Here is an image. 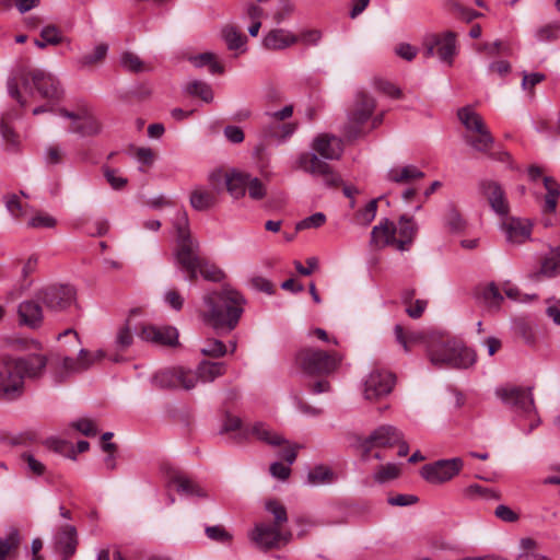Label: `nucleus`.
<instances>
[{"label": "nucleus", "mask_w": 560, "mask_h": 560, "mask_svg": "<svg viewBox=\"0 0 560 560\" xmlns=\"http://www.w3.org/2000/svg\"><path fill=\"white\" fill-rule=\"evenodd\" d=\"M140 312L138 310L130 311V314L128 318L126 319L125 324L121 325L116 334L115 338V346L116 349L119 351H125L128 349L133 341V334L132 330H137V324L133 323V317L139 315Z\"/></svg>", "instance_id": "nucleus-30"}, {"label": "nucleus", "mask_w": 560, "mask_h": 560, "mask_svg": "<svg viewBox=\"0 0 560 560\" xmlns=\"http://www.w3.org/2000/svg\"><path fill=\"white\" fill-rule=\"evenodd\" d=\"M464 463L459 457L440 459L421 468V476L430 483H443L460 472Z\"/></svg>", "instance_id": "nucleus-11"}, {"label": "nucleus", "mask_w": 560, "mask_h": 560, "mask_svg": "<svg viewBox=\"0 0 560 560\" xmlns=\"http://www.w3.org/2000/svg\"><path fill=\"white\" fill-rule=\"evenodd\" d=\"M249 284L253 289L265 292L267 294L273 293V284L270 280L261 276H253L249 279Z\"/></svg>", "instance_id": "nucleus-62"}, {"label": "nucleus", "mask_w": 560, "mask_h": 560, "mask_svg": "<svg viewBox=\"0 0 560 560\" xmlns=\"http://www.w3.org/2000/svg\"><path fill=\"white\" fill-rule=\"evenodd\" d=\"M375 100L365 92H358L353 107L349 113V120L355 125L364 124L373 114Z\"/></svg>", "instance_id": "nucleus-23"}, {"label": "nucleus", "mask_w": 560, "mask_h": 560, "mask_svg": "<svg viewBox=\"0 0 560 560\" xmlns=\"http://www.w3.org/2000/svg\"><path fill=\"white\" fill-rule=\"evenodd\" d=\"M223 38L231 50L241 48L246 42V37L232 26L223 30Z\"/></svg>", "instance_id": "nucleus-48"}, {"label": "nucleus", "mask_w": 560, "mask_h": 560, "mask_svg": "<svg viewBox=\"0 0 560 560\" xmlns=\"http://www.w3.org/2000/svg\"><path fill=\"white\" fill-rule=\"evenodd\" d=\"M205 532L209 539L217 542L229 544L232 540V535L221 525L207 526Z\"/></svg>", "instance_id": "nucleus-51"}, {"label": "nucleus", "mask_w": 560, "mask_h": 560, "mask_svg": "<svg viewBox=\"0 0 560 560\" xmlns=\"http://www.w3.org/2000/svg\"><path fill=\"white\" fill-rule=\"evenodd\" d=\"M202 304L203 308L199 312L201 320L215 330L229 332L238 325L246 299L237 290L224 285L220 290L206 293Z\"/></svg>", "instance_id": "nucleus-3"}, {"label": "nucleus", "mask_w": 560, "mask_h": 560, "mask_svg": "<svg viewBox=\"0 0 560 560\" xmlns=\"http://www.w3.org/2000/svg\"><path fill=\"white\" fill-rule=\"evenodd\" d=\"M190 61L196 68H201L203 66H209L210 72L213 74H222L224 72V67L218 62L215 55L212 52H202L192 58Z\"/></svg>", "instance_id": "nucleus-42"}, {"label": "nucleus", "mask_w": 560, "mask_h": 560, "mask_svg": "<svg viewBox=\"0 0 560 560\" xmlns=\"http://www.w3.org/2000/svg\"><path fill=\"white\" fill-rule=\"evenodd\" d=\"M428 357L438 368L467 369L476 362L474 350L465 347L460 340L439 332H432L429 339Z\"/></svg>", "instance_id": "nucleus-6"}, {"label": "nucleus", "mask_w": 560, "mask_h": 560, "mask_svg": "<svg viewBox=\"0 0 560 560\" xmlns=\"http://www.w3.org/2000/svg\"><path fill=\"white\" fill-rule=\"evenodd\" d=\"M65 152L56 144H51L46 148L44 153V160L48 165H56L62 162Z\"/></svg>", "instance_id": "nucleus-60"}, {"label": "nucleus", "mask_w": 560, "mask_h": 560, "mask_svg": "<svg viewBox=\"0 0 560 560\" xmlns=\"http://www.w3.org/2000/svg\"><path fill=\"white\" fill-rule=\"evenodd\" d=\"M394 332L396 340L402 346L406 352H409L413 346L424 345L427 347V352L429 353V339H431L432 332L405 331L400 325L395 326Z\"/></svg>", "instance_id": "nucleus-28"}, {"label": "nucleus", "mask_w": 560, "mask_h": 560, "mask_svg": "<svg viewBox=\"0 0 560 560\" xmlns=\"http://www.w3.org/2000/svg\"><path fill=\"white\" fill-rule=\"evenodd\" d=\"M342 152L343 145L339 138L320 133L313 139L311 151L299 154L296 167L314 178H319L327 187H337L341 177L326 161L339 160Z\"/></svg>", "instance_id": "nucleus-2"}, {"label": "nucleus", "mask_w": 560, "mask_h": 560, "mask_svg": "<svg viewBox=\"0 0 560 560\" xmlns=\"http://www.w3.org/2000/svg\"><path fill=\"white\" fill-rule=\"evenodd\" d=\"M177 266L186 272V279L195 282L198 273L211 282H221L225 278V273L218 266L202 257L200 247L190 250L189 248L182 250L180 258L176 260Z\"/></svg>", "instance_id": "nucleus-7"}, {"label": "nucleus", "mask_w": 560, "mask_h": 560, "mask_svg": "<svg viewBox=\"0 0 560 560\" xmlns=\"http://www.w3.org/2000/svg\"><path fill=\"white\" fill-rule=\"evenodd\" d=\"M400 474V468L396 464H386L380 466L374 474V479L378 483H385L389 480L397 478Z\"/></svg>", "instance_id": "nucleus-47"}, {"label": "nucleus", "mask_w": 560, "mask_h": 560, "mask_svg": "<svg viewBox=\"0 0 560 560\" xmlns=\"http://www.w3.org/2000/svg\"><path fill=\"white\" fill-rule=\"evenodd\" d=\"M77 529L72 525H65L56 536V549L62 555V560H69L77 551Z\"/></svg>", "instance_id": "nucleus-24"}, {"label": "nucleus", "mask_w": 560, "mask_h": 560, "mask_svg": "<svg viewBox=\"0 0 560 560\" xmlns=\"http://www.w3.org/2000/svg\"><path fill=\"white\" fill-rule=\"evenodd\" d=\"M170 482L177 487V491L187 495L206 498L207 492L197 482L180 472H174L170 477Z\"/></svg>", "instance_id": "nucleus-33"}, {"label": "nucleus", "mask_w": 560, "mask_h": 560, "mask_svg": "<svg viewBox=\"0 0 560 560\" xmlns=\"http://www.w3.org/2000/svg\"><path fill=\"white\" fill-rule=\"evenodd\" d=\"M494 515L506 523H514L517 522L520 518V515L513 511L510 506L500 504L494 510Z\"/></svg>", "instance_id": "nucleus-63"}, {"label": "nucleus", "mask_w": 560, "mask_h": 560, "mask_svg": "<svg viewBox=\"0 0 560 560\" xmlns=\"http://www.w3.org/2000/svg\"><path fill=\"white\" fill-rule=\"evenodd\" d=\"M502 229L511 244L521 245L530 240L532 224L527 220L510 218L503 223Z\"/></svg>", "instance_id": "nucleus-22"}, {"label": "nucleus", "mask_w": 560, "mask_h": 560, "mask_svg": "<svg viewBox=\"0 0 560 560\" xmlns=\"http://www.w3.org/2000/svg\"><path fill=\"white\" fill-rule=\"evenodd\" d=\"M59 115L71 119L70 131L74 133H79L82 137H94L101 133L102 124L101 121L93 116L88 110H82L81 113H72L65 108L59 109Z\"/></svg>", "instance_id": "nucleus-15"}, {"label": "nucleus", "mask_w": 560, "mask_h": 560, "mask_svg": "<svg viewBox=\"0 0 560 560\" xmlns=\"http://www.w3.org/2000/svg\"><path fill=\"white\" fill-rule=\"evenodd\" d=\"M295 7L292 1L290 0H280L275 13H273V20L277 24L282 23L284 20H287L294 11Z\"/></svg>", "instance_id": "nucleus-56"}, {"label": "nucleus", "mask_w": 560, "mask_h": 560, "mask_svg": "<svg viewBox=\"0 0 560 560\" xmlns=\"http://www.w3.org/2000/svg\"><path fill=\"white\" fill-rule=\"evenodd\" d=\"M326 221V217L322 212H316L302 221L296 223L295 230L302 231L311 228H319L322 226Z\"/></svg>", "instance_id": "nucleus-58"}, {"label": "nucleus", "mask_w": 560, "mask_h": 560, "mask_svg": "<svg viewBox=\"0 0 560 560\" xmlns=\"http://www.w3.org/2000/svg\"><path fill=\"white\" fill-rule=\"evenodd\" d=\"M152 382L159 388L183 387L191 389L196 385V377L191 371L178 368L158 372L153 376Z\"/></svg>", "instance_id": "nucleus-16"}, {"label": "nucleus", "mask_w": 560, "mask_h": 560, "mask_svg": "<svg viewBox=\"0 0 560 560\" xmlns=\"http://www.w3.org/2000/svg\"><path fill=\"white\" fill-rule=\"evenodd\" d=\"M402 439V432L390 424H383L376 428L371 434L361 440L360 446L363 451L362 458L365 460L373 447H394Z\"/></svg>", "instance_id": "nucleus-13"}, {"label": "nucleus", "mask_w": 560, "mask_h": 560, "mask_svg": "<svg viewBox=\"0 0 560 560\" xmlns=\"http://www.w3.org/2000/svg\"><path fill=\"white\" fill-rule=\"evenodd\" d=\"M121 66L130 72H141L147 70L142 60L133 52L127 51L121 55Z\"/></svg>", "instance_id": "nucleus-50"}, {"label": "nucleus", "mask_w": 560, "mask_h": 560, "mask_svg": "<svg viewBox=\"0 0 560 560\" xmlns=\"http://www.w3.org/2000/svg\"><path fill=\"white\" fill-rule=\"evenodd\" d=\"M291 537V532L267 523L256 524L250 534L252 540L264 550L278 548L281 545L288 544Z\"/></svg>", "instance_id": "nucleus-12"}, {"label": "nucleus", "mask_w": 560, "mask_h": 560, "mask_svg": "<svg viewBox=\"0 0 560 560\" xmlns=\"http://www.w3.org/2000/svg\"><path fill=\"white\" fill-rule=\"evenodd\" d=\"M103 173L104 177L113 189H122L128 183V179L121 176L117 170L104 167Z\"/></svg>", "instance_id": "nucleus-54"}, {"label": "nucleus", "mask_w": 560, "mask_h": 560, "mask_svg": "<svg viewBox=\"0 0 560 560\" xmlns=\"http://www.w3.org/2000/svg\"><path fill=\"white\" fill-rule=\"evenodd\" d=\"M200 352L205 357L219 359V358L224 357L228 353V347L219 339L208 338L202 343V347L200 348Z\"/></svg>", "instance_id": "nucleus-45"}, {"label": "nucleus", "mask_w": 560, "mask_h": 560, "mask_svg": "<svg viewBox=\"0 0 560 560\" xmlns=\"http://www.w3.org/2000/svg\"><path fill=\"white\" fill-rule=\"evenodd\" d=\"M107 51H108V46L106 44H98L94 48L92 54L83 55L79 59L78 62H79L80 67H89V66L100 63L105 59Z\"/></svg>", "instance_id": "nucleus-46"}, {"label": "nucleus", "mask_w": 560, "mask_h": 560, "mask_svg": "<svg viewBox=\"0 0 560 560\" xmlns=\"http://www.w3.org/2000/svg\"><path fill=\"white\" fill-rule=\"evenodd\" d=\"M9 120H10L9 114L2 116L1 121H0V131H1L3 140L8 144L15 147L19 143V137L14 132V130L10 127Z\"/></svg>", "instance_id": "nucleus-55"}, {"label": "nucleus", "mask_w": 560, "mask_h": 560, "mask_svg": "<svg viewBox=\"0 0 560 560\" xmlns=\"http://www.w3.org/2000/svg\"><path fill=\"white\" fill-rule=\"evenodd\" d=\"M560 271V250H552L549 256L545 257L536 277H553Z\"/></svg>", "instance_id": "nucleus-43"}, {"label": "nucleus", "mask_w": 560, "mask_h": 560, "mask_svg": "<svg viewBox=\"0 0 560 560\" xmlns=\"http://www.w3.org/2000/svg\"><path fill=\"white\" fill-rule=\"evenodd\" d=\"M298 43V37L284 28H275L265 36L262 45L269 50H282Z\"/></svg>", "instance_id": "nucleus-27"}, {"label": "nucleus", "mask_w": 560, "mask_h": 560, "mask_svg": "<svg viewBox=\"0 0 560 560\" xmlns=\"http://www.w3.org/2000/svg\"><path fill=\"white\" fill-rule=\"evenodd\" d=\"M480 299L485 307L491 312L498 311L503 302V296L493 282L483 288Z\"/></svg>", "instance_id": "nucleus-36"}, {"label": "nucleus", "mask_w": 560, "mask_h": 560, "mask_svg": "<svg viewBox=\"0 0 560 560\" xmlns=\"http://www.w3.org/2000/svg\"><path fill=\"white\" fill-rule=\"evenodd\" d=\"M424 177V173L415 165L395 166L387 174V180L395 184H410Z\"/></svg>", "instance_id": "nucleus-31"}, {"label": "nucleus", "mask_w": 560, "mask_h": 560, "mask_svg": "<svg viewBox=\"0 0 560 560\" xmlns=\"http://www.w3.org/2000/svg\"><path fill=\"white\" fill-rule=\"evenodd\" d=\"M18 316L20 325L33 329L38 328L43 323L42 306L33 300H25L19 304Z\"/></svg>", "instance_id": "nucleus-25"}, {"label": "nucleus", "mask_w": 560, "mask_h": 560, "mask_svg": "<svg viewBox=\"0 0 560 560\" xmlns=\"http://www.w3.org/2000/svg\"><path fill=\"white\" fill-rule=\"evenodd\" d=\"M19 542L20 539L16 532L9 534L4 538H0V560H5L9 553L18 548Z\"/></svg>", "instance_id": "nucleus-52"}, {"label": "nucleus", "mask_w": 560, "mask_h": 560, "mask_svg": "<svg viewBox=\"0 0 560 560\" xmlns=\"http://www.w3.org/2000/svg\"><path fill=\"white\" fill-rule=\"evenodd\" d=\"M463 493L467 499L470 500H499L501 498L500 493L497 490L482 487L478 483L469 485L464 489Z\"/></svg>", "instance_id": "nucleus-39"}, {"label": "nucleus", "mask_w": 560, "mask_h": 560, "mask_svg": "<svg viewBox=\"0 0 560 560\" xmlns=\"http://www.w3.org/2000/svg\"><path fill=\"white\" fill-rule=\"evenodd\" d=\"M229 176V174H225L221 170H215L211 172L208 176L209 186H207L210 189L218 188V194L221 195L224 187H225V179Z\"/></svg>", "instance_id": "nucleus-59"}, {"label": "nucleus", "mask_w": 560, "mask_h": 560, "mask_svg": "<svg viewBox=\"0 0 560 560\" xmlns=\"http://www.w3.org/2000/svg\"><path fill=\"white\" fill-rule=\"evenodd\" d=\"M185 91L187 94L200 97L203 102L210 103L213 100V92L211 86L203 81H191L189 82Z\"/></svg>", "instance_id": "nucleus-44"}, {"label": "nucleus", "mask_w": 560, "mask_h": 560, "mask_svg": "<svg viewBox=\"0 0 560 560\" xmlns=\"http://www.w3.org/2000/svg\"><path fill=\"white\" fill-rule=\"evenodd\" d=\"M296 363L308 375H328L335 372L342 357L337 352L304 348L296 353Z\"/></svg>", "instance_id": "nucleus-8"}, {"label": "nucleus", "mask_w": 560, "mask_h": 560, "mask_svg": "<svg viewBox=\"0 0 560 560\" xmlns=\"http://www.w3.org/2000/svg\"><path fill=\"white\" fill-rule=\"evenodd\" d=\"M241 434L243 435V440L247 439V436L252 434L257 440L272 446H279L287 443V440L283 436L271 430L264 422H256L250 428L243 430Z\"/></svg>", "instance_id": "nucleus-26"}, {"label": "nucleus", "mask_w": 560, "mask_h": 560, "mask_svg": "<svg viewBox=\"0 0 560 560\" xmlns=\"http://www.w3.org/2000/svg\"><path fill=\"white\" fill-rule=\"evenodd\" d=\"M395 377L392 373L374 370L364 383V396L366 399H377L388 395L394 386Z\"/></svg>", "instance_id": "nucleus-17"}, {"label": "nucleus", "mask_w": 560, "mask_h": 560, "mask_svg": "<svg viewBox=\"0 0 560 560\" xmlns=\"http://www.w3.org/2000/svg\"><path fill=\"white\" fill-rule=\"evenodd\" d=\"M335 479V472L325 465H317L307 474V483L311 486L331 483Z\"/></svg>", "instance_id": "nucleus-37"}, {"label": "nucleus", "mask_w": 560, "mask_h": 560, "mask_svg": "<svg viewBox=\"0 0 560 560\" xmlns=\"http://www.w3.org/2000/svg\"><path fill=\"white\" fill-rule=\"evenodd\" d=\"M481 194L487 198L491 209L500 217L510 212L509 201L502 186L494 180L485 179L479 184Z\"/></svg>", "instance_id": "nucleus-18"}, {"label": "nucleus", "mask_w": 560, "mask_h": 560, "mask_svg": "<svg viewBox=\"0 0 560 560\" xmlns=\"http://www.w3.org/2000/svg\"><path fill=\"white\" fill-rule=\"evenodd\" d=\"M476 133V137H466V142L476 151L489 153L494 142L489 129L485 127L481 130L477 131Z\"/></svg>", "instance_id": "nucleus-38"}, {"label": "nucleus", "mask_w": 560, "mask_h": 560, "mask_svg": "<svg viewBox=\"0 0 560 560\" xmlns=\"http://www.w3.org/2000/svg\"><path fill=\"white\" fill-rule=\"evenodd\" d=\"M378 199H372L368 205L355 214V220L361 225H369L376 215Z\"/></svg>", "instance_id": "nucleus-49"}, {"label": "nucleus", "mask_w": 560, "mask_h": 560, "mask_svg": "<svg viewBox=\"0 0 560 560\" xmlns=\"http://www.w3.org/2000/svg\"><path fill=\"white\" fill-rule=\"evenodd\" d=\"M72 427L85 436H94L97 434V429L91 419L83 418L74 421Z\"/></svg>", "instance_id": "nucleus-64"}, {"label": "nucleus", "mask_w": 560, "mask_h": 560, "mask_svg": "<svg viewBox=\"0 0 560 560\" xmlns=\"http://www.w3.org/2000/svg\"><path fill=\"white\" fill-rule=\"evenodd\" d=\"M560 33V23H551L541 26L536 32V38L539 42H552L556 40Z\"/></svg>", "instance_id": "nucleus-53"}, {"label": "nucleus", "mask_w": 560, "mask_h": 560, "mask_svg": "<svg viewBox=\"0 0 560 560\" xmlns=\"http://www.w3.org/2000/svg\"><path fill=\"white\" fill-rule=\"evenodd\" d=\"M139 337L145 341H150L161 346H175L178 340L176 328L156 327L153 325H143L139 331Z\"/></svg>", "instance_id": "nucleus-19"}, {"label": "nucleus", "mask_w": 560, "mask_h": 560, "mask_svg": "<svg viewBox=\"0 0 560 560\" xmlns=\"http://www.w3.org/2000/svg\"><path fill=\"white\" fill-rule=\"evenodd\" d=\"M457 117L468 131L477 132L486 127L482 117L470 106L459 108Z\"/></svg>", "instance_id": "nucleus-35"}, {"label": "nucleus", "mask_w": 560, "mask_h": 560, "mask_svg": "<svg viewBox=\"0 0 560 560\" xmlns=\"http://www.w3.org/2000/svg\"><path fill=\"white\" fill-rule=\"evenodd\" d=\"M418 234V224L407 215H401L395 223L389 219H383L373 226L370 244L375 249L393 247L398 252H408Z\"/></svg>", "instance_id": "nucleus-5"}, {"label": "nucleus", "mask_w": 560, "mask_h": 560, "mask_svg": "<svg viewBox=\"0 0 560 560\" xmlns=\"http://www.w3.org/2000/svg\"><path fill=\"white\" fill-rule=\"evenodd\" d=\"M220 195L218 188L210 189L203 185H196L189 195L190 207L200 212H206L218 206Z\"/></svg>", "instance_id": "nucleus-20"}, {"label": "nucleus", "mask_w": 560, "mask_h": 560, "mask_svg": "<svg viewBox=\"0 0 560 560\" xmlns=\"http://www.w3.org/2000/svg\"><path fill=\"white\" fill-rule=\"evenodd\" d=\"M296 129V122L269 120V122L262 127V133L267 138L284 141L290 138Z\"/></svg>", "instance_id": "nucleus-32"}, {"label": "nucleus", "mask_w": 560, "mask_h": 560, "mask_svg": "<svg viewBox=\"0 0 560 560\" xmlns=\"http://www.w3.org/2000/svg\"><path fill=\"white\" fill-rule=\"evenodd\" d=\"M495 395L502 400L503 404L524 413H529L535 409L532 387H499L495 389Z\"/></svg>", "instance_id": "nucleus-14"}, {"label": "nucleus", "mask_w": 560, "mask_h": 560, "mask_svg": "<svg viewBox=\"0 0 560 560\" xmlns=\"http://www.w3.org/2000/svg\"><path fill=\"white\" fill-rule=\"evenodd\" d=\"M266 511L272 516V524L280 528L288 522V513L285 506L277 500H269L265 503Z\"/></svg>", "instance_id": "nucleus-41"}, {"label": "nucleus", "mask_w": 560, "mask_h": 560, "mask_svg": "<svg viewBox=\"0 0 560 560\" xmlns=\"http://www.w3.org/2000/svg\"><path fill=\"white\" fill-rule=\"evenodd\" d=\"M188 215L186 211H180L175 221V229L177 232L175 260L180 258L182 250L189 248L190 250L199 248V242L195 240L188 229Z\"/></svg>", "instance_id": "nucleus-21"}, {"label": "nucleus", "mask_w": 560, "mask_h": 560, "mask_svg": "<svg viewBox=\"0 0 560 560\" xmlns=\"http://www.w3.org/2000/svg\"><path fill=\"white\" fill-rule=\"evenodd\" d=\"M91 357L90 352L81 349L78 359L65 357L62 359V369L67 373L81 372L91 366V361H85V358Z\"/></svg>", "instance_id": "nucleus-40"}, {"label": "nucleus", "mask_w": 560, "mask_h": 560, "mask_svg": "<svg viewBox=\"0 0 560 560\" xmlns=\"http://www.w3.org/2000/svg\"><path fill=\"white\" fill-rule=\"evenodd\" d=\"M248 176L249 174L240 172L229 174L225 179V188L233 198L238 199L245 195Z\"/></svg>", "instance_id": "nucleus-34"}, {"label": "nucleus", "mask_w": 560, "mask_h": 560, "mask_svg": "<svg viewBox=\"0 0 560 560\" xmlns=\"http://www.w3.org/2000/svg\"><path fill=\"white\" fill-rule=\"evenodd\" d=\"M226 372V364L219 361L202 360L194 373L196 381L199 380L203 383L213 382L217 377L224 375Z\"/></svg>", "instance_id": "nucleus-29"}, {"label": "nucleus", "mask_w": 560, "mask_h": 560, "mask_svg": "<svg viewBox=\"0 0 560 560\" xmlns=\"http://www.w3.org/2000/svg\"><path fill=\"white\" fill-rule=\"evenodd\" d=\"M424 56L430 58L436 56L442 62L453 63L457 52L456 33L447 31L442 34H430L423 39Z\"/></svg>", "instance_id": "nucleus-9"}, {"label": "nucleus", "mask_w": 560, "mask_h": 560, "mask_svg": "<svg viewBox=\"0 0 560 560\" xmlns=\"http://www.w3.org/2000/svg\"><path fill=\"white\" fill-rule=\"evenodd\" d=\"M48 359L40 353L0 357V397L13 401L25 392V380L38 381L45 374Z\"/></svg>", "instance_id": "nucleus-1"}, {"label": "nucleus", "mask_w": 560, "mask_h": 560, "mask_svg": "<svg viewBox=\"0 0 560 560\" xmlns=\"http://www.w3.org/2000/svg\"><path fill=\"white\" fill-rule=\"evenodd\" d=\"M36 296L47 308L59 312L73 304L75 290L67 284H50L40 289Z\"/></svg>", "instance_id": "nucleus-10"}, {"label": "nucleus", "mask_w": 560, "mask_h": 560, "mask_svg": "<svg viewBox=\"0 0 560 560\" xmlns=\"http://www.w3.org/2000/svg\"><path fill=\"white\" fill-rule=\"evenodd\" d=\"M296 37L298 42L306 46H316L322 39V32L318 30H304Z\"/></svg>", "instance_id": "nucleus-61"}, {"label": "nucleus", "mask_w": 560, "mask_h": 560, "mask_svg": "<svg viewBox=\"0 0 560 560\" xmlns=\"http://www.w3.org/2000/svg\"><path fill=\"white\" fill-rule=\"evenodd\" d=\"M20 83L32 94L33 91H36L48 104H56L61 100L63 94L59 80L50 72L42 69L21 71L19 77H13L8 80V92L10 96L16 100L23 107L26 106L27 103L19 90Z\"/></svg>", "instance_id": "nucleus-4"}, {"label": "nucleus", "mask_w": 560, "mask_h": 560, "mask_svg": "<svg viewBox=\"0 0 560 560\" xmlns=\"http://www.w3.org/2000/svg\"><path fill=\"white\" fill-rule=\"evenodd\" d=\"M248 195L252 199L260 200L266 196V188L260 179L257 177L248 176V183L246 185Z\"/></svg>", "instance_id": "nucleus-57"}]
</instances>
